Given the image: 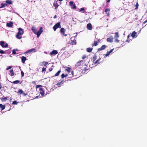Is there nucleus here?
Here are the masks:
<instances>
[{"mask_svg":"<svg viewBox=\"0 0 147 147\" xmlns=\"http://www.w3.org/2000/svg\"><path fill=\"white\" fill-rule=\"evenodd\" d=\"M80 68H83V69H81L82 70V72H83L84 73H85L86 71L88 70V67L87 65H86L85 64H84L82 65V67H80Z\"/></svg>","mask_w":147,"mask_h":147,"instance_id":"f257e3e1","label":"nucleus"},{"mask_svg":"<svg viewBox=\"0 0 147 147\" xmlns=\"http://www.w3.org/2000/svg\"><path fill=\"white\" fill-rule=\"evenodd\" d=\"M61 23L60 22H59L57 23H56L53 26V29L55 31L56 30V29H57L58 28H61Z\"/></svg>","mask_w":147,"mask_h":147,"instance_id":"f03ea898","label":"nucleus"},{"mask_svg":"<svg viewBox=\"0 0 147 147\" xmlns=\"http://www.w3.org/2000/svg\"><path fill=\"white\" fill-rule=\"evenodd\" d=\"M43 32L42 30V27H40V28L39 30L36 33V34L37 36V37L38 38L40 35V34L42 33Z\"/></svg>","mask_w":147,"mask_h":147,"instance_id":"7ed1b4c3","label":"nucleus"},{"mask_svg":"<svg viewBox=\"0 0 147 147\" xmlns=\"http://www.w3.org/2000/svg\"><path fill=\"white\" fill-rule=\"evenodd\" d=\"M4 44L5 42L3 41H1L0 42V45L2 47L6 48L8 46V45L6 43L5 45H4Z\"/></svg>","mask_w":147,"mask_h":147,"instance_id":"20e7f679","label":"nucleus"},{"mask_svg":"<svg viewBox=\"0 0 147 147\" xmlns=\"http://www.w3.org/2000/svg\"><path fill=\"white\" fill-rule=\"evenodd\" d=\"M69 5L71 7V8L73 9H76V6L75 4H74L73 2L71 1L69 2Z\"/></svg>","mask_w":147,"mask_h":147,"instance_id":"39448f33","label":"nucleus"},{"mask_svg":"<svg viewBox=\"0 0 147 147\" xmlns=\"http://www.w3.org/2000/svg\"><path fill=\"white\" fill-rule=\"evenodd\" d=\"M100 39H98L97 41H94V43L92 44V47L96 46L98 45V42L100 41Z\"/></svg>","mask_w":147,"mask_h":147,"instance_id":"423d86ee","label":"nucleus"},{"mask_svg":"<svg viewBox=\"0 0 147 147\" xmlns=\"http://www.w3.org/2000/svg\"><path fill=\"white\" fill-rule=\"evenodd\" d=\"M65 30L64 28H61V29L60 30V32L64 36H67V34H65Z\"/></svg>","mask_w":147,"mask_h":147,"instance_id":"0eeeda50","label":"nucleus"},{"mask_svg":"<svg viewBox=\"0 0 147 147\" xmlns=\"http://www.w3.org/2000/svg\"><path fill=\"white\" fill-rule=\"evenodd\" d=\"M24 31L21 28H20L18 29V32L17 33V34H20V35H22L24 33Z\"/></svg>","mask_w":147,"mask_h":147,"instance_id":"6e6552de","label":"nucleus"},{"mask_svg":"<svg viewBox=\"0 0 147 147\" xmlns=\"http://www.w3.org/2000/svg\"><path fill=\"white\" fill-rule=\"evenodd\" d=\"M83 60L79 61L77 62L75 66L76 67H79L81 65V63H83Z\"/></svg>","mask_w":147,"mask_h":147,"instance_id":"1a4fd4ad","label":"nucleus"},{"mask_svg":"<svg viewBox=\"0 0 147 147\" xmlns=\"http://www.w3.org/2000/svg\"><path fill=\"white\" fill-rule=\"evenodd\" d=\"M87 28L88 30H92V24L91 23H89L87 24Z\"/></svg>","mask_w":147,"mask_h":147,"instance_id":"9d476101","label":"nucleus"},{"mask_svg":"<svg viewBox=\"0 0 147 147\" xmlns=\"http://www.w3.org/2000/svg\"><path fill=\"white\" fill-rule=\"evenodd\" d=\"M58 53L57 51L53 50L50 53V55H55L57 54Z\"/></svg>","mask_w":147,"mask_h":147,"instance_id":"9b49d317","label":"nucleus"},{"mask_svg":"<svg viewBox=\"0 0 147 147\" xmlns=\"http://www.w3.org/2000/svg\"><path fill=\"white\" fill-rule=\"evenodd\" d=\"M13 23L12 22H10L9 23H7L6 25L7 26L11 28L13 26Z\"/></svg>","mask_w":147,"mask_h":147,"instance_id":"f8f14e48","label":"nucleus"},{"mask_svg":"<svg viewBox=\"0 0 147 147\" xmlns=\"http://www.w3.org/2000/svg\"><path fill=\"white\" fill-rule=\"evenodd\" d=\"M106 46L105 45H102L101 47L98 49V51H101L105 49L106 48Z\"/></svg>","mask_w":147,"mask_h":147,"instance_id":"ddd939ff","label":"nucleus"},{"mask_svg":"<svg viewBox=\"0 0 147 147\" xmlns=\"http://www.w3.org/2000/svg\"><path fill=\"white\" fill-rule=\"evenodd\" d=\"M36 51V49L35 48L29 50L26 52L25 53H27L30 52H34Z\"/></svg>","mask_w":147,"mask_h":147,"instance_id":"4468645a","label":"nucleus"},{"mask_svg":"<svg viewBox=\"0 0 147 147\" xmlns=\"http://www.w3.org/2000/svg\"><path fill=\"white\" fill-rule=\"evenodd\" d=\"M113 37L112 36H111L109 38H108L107 39V41L108 42H111L113 41Z\"/></svg>","mask_w":147,"mask_h":147,"instance_id":"2eb2a0df","label":"nucleus"},{"mask_svg":"<svg viewBox=\"0 0 147 147\" xmlns=\"http://www.w3.org/2000/svg\"><path fill=\"white\" fill-rule=\"evenodd\" d=\"M39 90L40 91V93L42 96H43L45 94L44 91L43 90V88H40L39 89Z\"/></svg>","mask_w":147,"mask_h":147,"instance_id":"dca6fc26","label":"nucleus"},{"mask_svg":"<svg viewBox=\"0 0 147 147\" xmlns=\"http://www.w3.org/2000/svg\"><path fill=\"white\" fill-rule=\"evenodd\" d=\"M31 30L34 34H36L37 32V30L34 26H33L32 27Z\"/></svg>","mask_w":147,"mask_h":147,"instance_id":"f3484780","label":"nucleus"},{"mask_svg":"<svg viewBox=\"0 0 147 147\" xmlns=\"http://www.w3.org/2000/svg\"><path fill=\"white\" fill-rule=\"evenodd\" d=\"M137 32H136L135 31H133L131 34V36L133 38H135L137 37Z\"/></svg>","mask_w":147,"mask_h":147,"instance_id":"a211bd4d","label":"nucleus"},{"mask_svg":"<svg viewBox=\"0 0 147 147\" xmlns=\"http://www.w3.org/2000/svg\"><path fill=\"white\" fill-rule=\"evenodd\" d=\"M110 11V9H109L107 8L105 10V11L106 13L107 14V16H109L110 15V13L109 12H108V11Z\"/></svg>","mask_w":147,"mask_h":147,"instance_id":"6ab92c4d","label":"nucleus"},{"mask_svg":"<svg viewBox=\"0 0 147 147\" xmlns=\"http://www.w3.org/2000/svg\"><path fill=\"white\" fill-rule=\"evenodd\" d=\"M113 50L114 49H111L110 51H107V53L105 55V56L107 57L109 55L110 53L112 52Z\"/></svg>","mask_w":147,"mask_h":147,"instance_id":"aec40b11","label":"nucleus"},{"mask_svg":"<svg viewBox=\"0 0 147 147\" xmlns=\"http://www.w3.org/2000/svg\"><path fill=\"white\" fill-rule=\"evenodd\" d=\"M64 82L63 80L61 81L60 82H59L57 83V84L55 85V86H60L61 84H63V82Z\"/></svg>","mask_w":147,"mask_h":147,"instance_id":"412c9836","label":"nucleus"},{"mask_svg":"<svg viewBox=\"0 0 147 147\" xmlns=\"http://www.w3.org/2000/svg\"><path fill=\"white\" fill-rule=\"evenodd\" d=\"M53 6L55 7V9H56L59 6V5L58 4L57 1L55 2L53 4Z\"/></svg>","mask_w":147,"mask_h":147,"instance_id":"4be33fe9","label":"nucleus"},{"mask_svg":"<svg viewBox=\"0 0 147 147\" xmlns=\"http://www.w3.org/2000/svg\"><path fill=\"white\" fill-rule=\"evenodd\" d=\"M21 59L22 63H25V61L26 60V57H25L22 56V57Z\"/></svg>","mask_w":147,"mask_h":147,"instance_id":"5701e85b","label":"nucleus"},{"mask_svg":"<svg viewBox=\"0 0 147 147\" xmlns=\"http://www.w3.org/2000/svg\"><path fill=\"white\" fill-rule=\"evenodd\" d=\"M16 37L17 38L19 39H20L22 38V36L20 35V34L17 33L16 35Z\"/></svg>","mask_w":147,"mask_h":147,"instance_id":"b1692460","label":"nucleus"},{"mask_svg":"<svg viewBox=\"0 0 147 147\" xmlns=\"http://www.w3.org/2000/svg\"><path fill=\"white\" fill-rule=\"evenodd\" d=\"M92 50V48H88L86 49V50L87 52L90 53L91 52Z\"/></svg>","mask_w":147,"mask_h":147,"instance_id":"393cba45","label":"nucleus"},{"mask_svg":"<svg viewBox=\"0 0 147 147\" xmlns=\"http://www.w3.org/2000/svg\"><path fill=\"white\" fill-rule=\"evenodd\" d=\"M5 105H3L2 104H0V108L1 110H3L5 108Z\"/></svg>","mask_w":147,"mask_h":147,"instance_id":"a878e982","label":"nucleus"},{"mask_svg":"<svg viewBox=\"0 0 147 147\" xmlns=\"http://www.w3.org/2000/svg\"><path fill=\"white\" fill-rule=\"evenodd\" d=\"M6 3H7L8 4H9V5L11 4L12 3V1H11V0H7L6 1Z\"/></svg>","mask_w":147,"mask_h":147,"instance_id":"bb28decb","label":"nucleus"},{"mask_svg":"<svg viewBox=\"0 0 147 147\" xmlns=\"http://www.w3.org/2000/svg\"><path fill=\"white\" fill-rule=\"evenodd\" d=\"M97 59V56H96V55H94L93 56V59H92V60H93V62L94 63L95 61V60H96Z\"/></svg>","mask_w":147,"mask_h":147,"instance_id":"cd10ccee","label":"nucleus"},{"mask_svg":"<svg viewBox=\"0 0 147 147\" xmlns=\"http://www.w3.org/2000/svg\"><path fill=\"white\" fill-rule=\"evenodd\" d=\"M11 82L13 83L14 84H16L19 83L20 82V81L18 80H17L13 82Z\"/></svg>","mask_w":147,"mask_h":147,"instance_id":"c85d7f7f","label":"nucleus"},{"mask_svg":"<svg viewBox=\"0 0 147 147\" xmlns=\"http://www.w3.org/2000/svg\"><path fill=\"white\" fill-rule=\"evenodd\" d=\"M9 71L11 73V76H13L14 75V73L13 72V69H11Z\"/></svg>","mask_w":147,"mask_h":147,"instance_id":"c756f323","label":"nucleus"},{"mask_svg":"<svg viewBox=\"0 0 147 147\" xmlns=\"http://www.w3.org/2000/svg\"><path fill=\"white\" fill-rule=\"evenodd\" d=\"M0 99L2 101L5 102L7 100V98L6 97H5L3 98H1Z\"/></svg>","mask_w":147,"mask_h":147,"instance_id":"7c9ffc66","label":"nucleus"},{"mask_svg":"<svg viewBox=\"0 0 147 147\" xmlns=\"http://www.w3.org/2000/svg\"><path fill=\"white\" fill-rule=\"evenodd\" d=\"M18 92L19 93L21 94L24 93V91L22 89H19L18 90Z\"/></svg>","mask_w":147,"mask_h":147,"instance_id":"2f4dec72","label":"nucleus"},{"mask_svg":"<svg viewBox=\"0 0 147 147\" xmlns=\"http://www.w3.org/2000/svg\"><path fill=\"white\" fill-rule=\"evenodd\" d=\"M61 72L60 70H59L57 72L55 75V76H58L59 75V74Z\"/></svg>","mask_w":147,"mask_h":147,"instance_id":"473e14b6","label":"nucleus"},{"mask_svg":"<svg viewBox=\"0 0 147 147\" xmlns=\"http://www.w3.org/2000/svg\"><path fill=\"white\" fill-rule=\"evenodd\" d=\"M1 6L0 7L1 8H2L3 7H4L5 5H7L6 3L4 4L3 3H2L1 4Z\"/></svg>","mask_w":147,"mask_h":147,"instance_id":"72a5a7b5","label":"nucleus"},{"mask_svg":"<svg viewBox=\"0 0 147 147\" xmlns=\"http://www.w3.org/2000/svg\"><path fill=\"white\" fill-rule=\"evenodd\" d=\"M72 43H73V44H74V45H76V40L75 39H74L73 40H71Z\"/></svg>","mask_w":147,"mask_h":147,"instance_id":"f704fd0d","label":"nucleus"},{"mask_svg":"<svg viewBox=\"0 0 147 147\" xmlns=\"http://www.w3.org/2000/svg\"><path fill=\"white\" fill-rule=\"evenodd\" d=\"M71 69L69 67H67V68L66 69V71H67L68 72H70V71Z\"/></svg>","mask_w":147,"mask_h":147,"instance_id":"c9c22d12","label":"nucleus"},{"mask_svg":"<svg viewBox=\"0 0 147 147\" xmlns=\"http://www.w3.org/2000/svg\"><path fill=\"white\" fill-rule=\"evenodd\" d=\"M119 37L118 33V32H116L115 34V37L116 38H118Z\"/></svg>","mask_w":147,"mask_h":147,"instance_id":"e433bc0d","label":"nucleus"},{"mask_svg":"<svg viewBox=\"0 0 147 147\" xmlns=\"http://www.w3.org/2000/svg\"><path fill=\"white\" fill-rule=\"evenodd\" d=\"M6 53V52L5 51H4L2 50H0V53L3 54H5Z\"/></svg>","mask_w":147,"mask_h":147,"instance_id":"4c0bfd02","label":"nucleus"},{"mask_svg":"<svg viewBox=\"0 0 147 147\" xmlns=\"http://www.w3.org/2000/svg\"><path fill=\"white\" fill-rule=\"evenodd\" d=\"M84 8H80V9L79 10L80 11H84L83 12V13H84L85 12V11H84Z\"/></svg>","mask_w":147,"mask_h":147,"instance_id":"58836bf2","label":"nucleus"},{"mask_svg":"<svg viewBox=\"0 0 147 147\" xmlns=\"http://www.w3.org/2000/svg\"><path fill=\"white\" fill-rule=\"evenodd\" d=\"M100 59H99L97 60L96 61H95L93 63H94V64H96L98 62L100 61Z\"/></svg>","mask_w":147,"mask_h":147,"instance_id":"ea45409f","label":"nucleus"},{"mask_svg":"<svg viewBox=\"0 0 147 147\" xmlns=\"http://www.w3.org/2000/svg\"><path fill=\"white\" fill-rule=\"evenodd\" d=\"M12 53L13 54H17L16 52V50L15 49H13L12 51Z\"/></svg>","mask_w":147,"mask_h":147,"instance_id":"a19ab883","label":"nucleus"},{"mask_svg":"<svg viewBox=\"0 0 147 147\" xmlns=\"http://www.w3.org/2000/svg\"><path fill=\"white\" fill-rule=\"evenodd\" d=\"M43 63H44V65L45 66H46L47 67L46 65L47 64H48V62H46V61H44Z\"/></svg>","mask_w":147,"mask_h":147,"instance_id":"79ce46f5","label":"nucleus"},{"mask_svg":"<svg viewBox=\"0 0 147 147\" xmlns=\"http://www.w3.org/2000/svg\"><path fill=\"white\" fill-rule=\"evenodd\" d=\"M61 77L62 78H63L65 77H66V76H65V75L64 74H63L61 75Z\"/></svg>","mask_w":147,"mask_h":147,"instance_id":"37998d69","label":"nucleus"},{"mask_svg":"<svg viewBox=\"0 0 147 147\" xmlns=\"http://www.w3.org/2000/svg\"><path fill=\"white\" fill-rule=\"evenodd\" d=\"M21 77H23L24 76V73L23 72V71H21Z\"/></svg>","mask_w":147,"mask_h":147,"instance_id":"c03bdc74","label":"nucleus"},{"mask_svg":"<svg viewBox=\"0 0 147 147\" xmlns=\"http://www.w3.org/2000/svg\"><path fill=\"white\" fill-rule=\"evenodd\" d=\"M138 3L137 2L136 5V7L135 8V9H137L138 8Z\"/></svg>","mask_w":147,"mask_h":147,"instance_id":"a18cd8bd","label":"nucleus"},{"mask_svg":"<svg viewBox=\"0 0 147 147\" xmlns=\"http://www.w3.org/2000/svg\"><path fill=\"white\" fill-rule=\"evenodd\" d=\"M86 55H84L82 56V58L83 59H84L86 58Z\"/></svg>","mask_w":147,"mask_h":147,"instance_id":"49530a36","label":"nucleus"},{"mask_svg":"<svg viewBox=\"0 0 147 147\" xmlns=\"http://www.w3.org/2000/svg\"><path fill=\"white\" fill-rule=\"evenodd\" d=\"M46 68H42V72H43L44 71H46Z\"/></svg>","mask_w":147,"mask_h":147,"instance_id":"de8ad7c7","label":"nucleus"},{"mask_svg":"<svg viewBox=\"0 0 147 147\" xmlns=\"http://www.w3.org/2000/svg\"><path fill=\"white\" fill-rule=\"evenodd\" d=\"M42 86L41 85H36V88L39 87H41Z\"/></svg>","mask_w":147,"mask_h":147,"instance_id":"09e8293b","label":"nucleus"},{"mask_svg":"<svg viewBox=\"0 0 147 147\" xmlns=\"http://www.w3.org/2000/svg\"><path fill=\"white\" fill-rule=\"evenodd\" d=\"M12 66H9L7 67V68L6 69L7 70H9L11 68Z\"/></svg>","mask_w":147,"mask_h":147,"instance_id":"8fccbe9b","label":"nucleus"},{"mask_svg":"<svg viewBox=\"0 0 147 147\" xmlns=\"http://www.w3.org/2000/svg\"><path fill=\"white\" fill-rule=\"evenodd\" d=\"M13 104H14V105L16 104H17V102L15 100V101H13Z\"/></svg>","mask_w":147,"mask_h":147,"instance_id":"3c124183","label":"nucleus"},{"mask_svg":"<svg viewBox=\"0 0 147 147\" xmlns=\"http://www.w3.org/2000/svg\"><path fill=\"white\" fill-rule=\"evenodd\" d=\"M115 41L116 42L118 43L119 42V40L118 39H116L115 40Z\"/></svg>","mask_w":147,"mask_h":147,"instance_id":"603ef678","label":"nucleus"},{"mask_svg":"<svg viewBox=\"0 0 147 147\" xmlns=\"http://www.w3.org/2000/svg\"><path fill=\"white\" fill-rule=\"evenodd\" d=\"M49 70L50 71H51L53 70V68H50L49 69Z\"/></svg>","mask_w":147,"mask_h":147,"instance_id":"864d4df0","label":"nucleus"},{"mask_svg":"<svg viewBox=\"0 0 147 147\" xmlns=\"http://www.w3.org/2000/svg\"><path fill=\"white\" fill-rule=\"evenodd\" d=\"M36 82L35 81H33L32 83L33 84L35 85L36 84Z\"/></svg>","mask_w":147,"mask_h":147,"instance_id":"5fc2aeb1","label":"nucleus"},{"mask_svg":"<svg viewBox=\"0 0 147 147\" xmlns=\"http://www.w3.org/2000/svg\"><path fill=\"white\" fill-rule=\"evenodd\" d=\"M23 94V95L24 96H26L27 95V94L25 93L24 92V93H22Z\"/></svg>","mask_w":147,"mask_h":147,"instance_id":"6e6d98bb","label":"nucleus"},{"mask_svg":"<svg viewBox=\"0 0 147 147\" xmlns=\"http://www.w3.org/2000/svg\"><path fill=\"white\" fill-rule=\"evenodd\" d=\"M144 24L147 23V20L144 22Z\"/></svg>","mask_w":147,"mask_h":147,"instance_id":"4d7b16f0","label":"nucleus"},{"mask_svg":"<svg viewBox=\"0 0 147 147\" xmlns=\"http://www.w3.org/2000/svg\"><path fill=\"white\" fill-rule=\"evenodd\" d=\"M57 18V15H55L54 17H53V18L54 19H55L56 18Z\"/></svg>","mask_w":147,"mask_h":147,"instance_id":"13d9d810","label":"nucleus"},{"mask_svg":"<svg viewBox=\"0 0 147 147\" xmlns=\"http://www.w3.org/2000/svg\"><path fill=\"white\" fill-rule=\"evenodd\" d=\"M110 0H107V2L108 3L110 2Z\"/></svg>","mask_w":147,"mask_h":147,"instance_id":"bf43d9fd","label":"nucleus"},{"mask_svg":"<svg viewBox=\"0 0 147 147\" xmlns=\"http://www.w3.org/2000/svg\"><path fill=\"white\" fill-rule=\"evenodd\" d=\"M2 88V86L1 84L0 83V89H1Z\"/></svg>","mask_w":147,"mask_h":147,"instance_id":"052dcab7","label":"nucleus"},{"mask_svg":"<svg viewBox=\"0 0 147 147\" xmlns=\"http://www.w3.org/2000/svg\"><path fill=\"white\" fill-rule=\"evenodd\" d=\"M12 100V99L11 98H10V101H11Z\"/></svg>","mask_w":147,"mask_h":147,"instance_id":"680f3d73","label":"nucleus"},{"mask_svg":"<svg viewBox=\"0 0 147 147\" xmlns=\"http://www.w3.org/2000/svg\"><path fill=\"white\" fill-rule=\"evenodd\" d=\"M130 36L128 35V36H127V38H129V37Z\"/></svg>","mask_w":147,"mask_h":147,"instance_id":"e2e57ef3","label":"nucleus"},{"mask_svg":"<svg viewBox=\"0 0 147 147\" xmlns=\"http://www.w3.org/2000/svg\"><path fill=\"white\" fill-rule=\"evenodd\" d=\"M15 50H16V51H18V50L17 49H15Z\"/></svg>","mask_w":147,"mask_h":147,"instance_id":"0e129e2a","label":"nucleus"},{"mask_svg":"<svg viewBox=\"0 0 147 147\" xmlns=\"http://www.w3.org/2000/svg\"><path fill=\"white\" fill-rule=\"evenodd\" d=\"M71 73H72V74H73V73H74V71H72Z\"/></svg>","mask_w":147,"mask_h":147,"instance_id":"69168bd1","label":"nucleus"},{"mask_svg":"<svg viewBox=\"0 0 147 147\" xmlns=\"http://www.w3.org/2000/svg\"><path fill=\"white\" fill-rule=\"evenodd\" d=\"M65 75V76H67V75H67V74H66V75Z\"/></svg>","mask_w":147,"mask_h":147,"instance_id":"338daca9","label":"nucleus"},{"mask_svg":"<svg viewBox=\"0 0 147 147\" xmlns=\"http://www.w3.org/2000/svg\"><path fill=\"white\" fill-rule=\"evenodd\" d=\"M73 38V37H72L71 38V39H72V38Z\"/></svg>","mask_w":147,"mask_h":147,"instance_id":"774afa93","label":"nucleus"}]
</instances>
